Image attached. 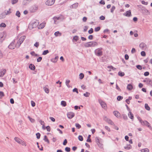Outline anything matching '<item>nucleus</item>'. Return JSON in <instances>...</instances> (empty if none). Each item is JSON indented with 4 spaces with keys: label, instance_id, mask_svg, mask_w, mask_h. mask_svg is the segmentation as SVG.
Wrapping results in <instances>:
<instances>
[{
    "label": "nucleus",
    "instance_id": "nucleus-10",
    "mask_svg": "<svg viewBox=\"0 0 152 152\" xmlns=\"http://www.w3.org/2000/svg\"><path fill=\"white\" fill-rule=\"evenodd\" d=\"M25 38H26V36H22L20 38V39L19 40V41L20 44L18 46V47H19L20 46V45L23 42V41L25 40Z\"/></svg>",
    "mask_w": 152,
    "mask_h": 152
},
{
    "label": "nucleus",
    "instance_id": "nucleus-12",
    "mask_svg": "<svg viewBox=\"0 0 152 152\" xmlns=\"http://www.w3.org/2000/svg\"><path fill=\"white\" fill-rule=\"evenodd\" d=\"M6 72V70L5 69H2L0 71V77H3Z\"/></svg>",
    "mask_w": 152,
    "mask_h": 152
},
{
    "label": "nucleus",
    "instance_id": "nucleus-34",
    "mask_svg": "<svg viewBox=\"0 0 152 152\" xmlns=\"http://www.w3.org/2000/svg\"><path fill=\"white\" fill-rule=\"evenodd\" d=\"M147 123H146L145 125V126H147L149 127L151 129H152V128L151 127V126H150V125L149 123L147 121Z\"/></svg>",
    "mask_w": 152,
    "mask_h": 152
},
{
    "label": "nucleus",
    "instance_id": "nucleus-59",
    "mask_svg": "<svg viewBox=\"0 0 152 152\" xmlns=\"http://www.w3.org/2000/svg\"><path fill=\"white\" fill-rule=\"evenodd\" d=\"M67 143V141L66 139H65L64 140V141L63 144L64 145H65Z\"/></svg>",
    "mask_w": 152,
    "mask_h": 152
},
{
    "label": "nucleus",
    "instance_id": "nucleus-26",
    "mask_svg": "<svg viewBox=\"0 0 152 152\" xmlns=\"http://www.w3.org/2000/svg\"><path fill=\"white\" fill-rule=\"evenodd\" d=\"M54 35L56 37H57L59 36H60L61 35V33L59 31H57L55 33Z\"/></svg>",
    "mask_w": 152,
    "mask_h": 152
},
{
    "label": "nucleus",
    "instance_id": "nucleus-15",
    "mask_svg": "<svg viewBox=\"0 0 152 152\" xmlns=\"http://www.w3.org/2000/svg\"><path fill=\"white\" fill-rule=\"evenodd\" d=\"M113 114L117 118H118L120 117V114L118 111H114L113 112Z\"/></svg>",
    "mask_w": 152,
    "mask_h": 152
},
{
    "label": "nucleus",
    "instance_id": "nucleus-43",
    "mask_svg": "<svg viewBox=\"0 0 152 152\" xmlns=\"http://www.w3.org/2000/svg\"><path fill=\"white\" fill-rule=\"evenodd\" d=\"M123 98V97L122 96H118L117 97V100L118 101H120Z\"/></svg>",
    "mask_w": 152,
    "mask_h": 152
},
{
    "label": "nucleus",
    "instance_id": "nucleus-33",
    "mask_svg": "<svg viewBox=\"0 0 152 152\" xmlns=\"http://www.w3.org/2000/svg\"><path fill=\"white\" fill-rule=\"evenodd\" d=\"M118 75L121 77L123 76L125 74L124 72H119L118 73Z\"/></svg>",
    "mask_w": 152,
    "mask_h": 152
},
{
    "label": "nucleus",
    "instance_id": "nucleus-62",
    "mask_svg": "<svg viewBox=\"0 0 152 152\" xmlns=\"http://www.w3.org/2000/svg\"><path fill=\"white\" fill-rule=\"evenodd\" d=\"M149 74V73L148 72H146L144 73V75L145 76H148Z\"/></svg>",
    "mask_w": 152,
    "mask_h": 152
},
{
    "label": "nucleus",
    "instance_id": "nucleus-7",
    "mask_svg": "<svg viewBox=\"0 0 152 152\" xmlns=\"http://www.w3.org/2000/svg\"><path fill=\"white\" fill-rule=\"evenodd\" d=\"M99 102L103 108H105L106 107L107 105L104 102L101 100H99Z\"/></svg>",
    "mask_w": 152,
    "mask_h": 152
},
{
    "label": "nucleus",
    "instance_id": "nucleus-53",
    "mask_svg": "<svg viewBox=\"0 0 152 152\" xmlns=\"http://www.w3.org/2000/svg\"><path fill=\"white\" fill-rule=\"evenodd\" d=\"M94 30L93 28H91L90 30H89L88 31V32L89 34H91L93 32Z\"/></svg>",
    "mask_w": 152,
    "mask_h": 152
},
{
    "label": "nucleus",
    "instance_id": "nucleus-24",
    "mask_svg": "<svg viewBox=\"0 0 152 152\" xmlns=\"http://www.w3.org/2000/svg\"><path fill=\"white\" fill-rule=\"evenodd\" d=\"M14 139L16 142L19 143H21V142H22V140L20 139L17 137H15Z\"/></svg>",
    "mask_w": 152,
    "mask_h": 152
},
{
    "label": "nucleus",
    "instance_id": "nucleus-60",
    "mask_svg": "<svg viewBox=\"0 0 152 152\" xmlns=\"http://www.w3.org/2000/svg\"><path fill=\"white\" fill-rule=\"evenodd\" d=\"M141 3L142 4L145 5H147L148 4V2H145L144 1H142Z\"/></svg>",
    "mask_w": 152,
    "mask_h": 152
},
{
    "label": "nucleus",
    "instance_id": "nucleus-21",
    "mask_svg": "<svg viewBox=\"0 0 152 152\" xmlns=\"http://www.w3.org/2000/svg\"><path fill=\"white\" fill-rule=\"evenodd\" d=\"M29 68L31 70H34L35 69V67L34 65L31 64L29 65Z\"/></svg>",
    "mask_w": 152,
    "mask_h": 152
},
{
    "label": "nucleus",
    "instance_id": "nucleus-46",
    "mask_svg": "<svg viewBox=\"0 0 152 152\" xmlns=\"http://www.w3.org/2000/svg\"><path fill=\"white\" fill-rule=\"evenodd\" d=\"M136 67L139 70H141L142 69V66H141L140 65H138L136 66Z\"/></svg>",
    "mask_w": 152,
    "mask_h": 152
},
{
    "label": "nucleus",
    "instance_id": "nucleus-22",
    "mask_svg": "<svg viewBox=\"0 0 152 152\" xmlns=\"http://www.w3.org/2000/svg\"><path fill=\"white\" fill-rule=\"evenodd\" d=\"M127 88L129 90H131L133 88V86L131 84H129L127 86Z\"/></svg>",
    "mask_w": 152,
    "mask_h": 152
},
{
    "label": "nucleus",
    "instance_id": "nucleus-35",
    "mask_svg": "<svg viewBox=\"0 0 152 152\" xmlns=\"http://www.w3.org/2000/svg\"><path fill=\"white\" fill-rule=\"evenodd\" d=\"M15 15L16 16H18V17H20V13L19 11H16Z\"/></svg>",
    "mask_w": 152,
    "mask_h": 152
},
{
    "label": "nucleus",
    "instance_id": "nucleus-4",
    "mask_svg": "<svg viewBox=\"0 0 152 152\" xmlns=\"http://www.w3.org/2000/svg\"><path fill=\"white\" fill-rule=\"evenodd\" d=\"M38 9V7L36 5H34L30 7L29 9L30 12H35Z\"/></svg>",
    "mask_w": 152,
    "mask_h": 152
},
{
    "label": "nucleus",
    "instance_id": "nucleus-39",
    "mask_svg": "<svg viewBox=\"0 0 152 152\" xmlns=\"http://www.w3.org/2000/svg\"><path fill=\"white\" fill-rule=\"evenodd\" d=\"M115 6H113L111 8V9L110 11L111 13H113L114 12V11L115 9Z\"/></svg>",
    "mask_w": 152,
    "mask_h": 152
},
{
    "label": "nucleus",
    "instance_id": "nucleus-63",
    "mask_svg": "<svg viewBox=\"0 0 152 152\" xmlns=\"http://www.w3.org/2000/svg\"><path fill=\"white\" fill-rule=\"evenodd\" d=\"M31 106L34 107V106H35V103L33 101H31Z\"/></svg>",
    "mask_w": 152,
    "mask_h": 152
},
{
    "label": "nucleus",
    "instance_id": "nucleus-41",
    "mask_svg": "<svg viewBox=\"0 0 152 152\" xmlns=\"http://www.w3.org/2000/svg\"><path fill=\"white\" fill-rule=\"evenodd\" d=\"M90 94L89 93L86 92V93L84 94L83 95L85 97H87L89 96Z\"/></svg>",
    "mask_w": 152,
    "mask_h": 152
},
{
    "label": "nucleus",
    "instance_id": "nucleus-64",
    "mask_svg": "<svg viewBox=\"0 0 152 152\" xmlns=\"http://www.w3.org/2000/svg\"><path fill=\"white\" fill-rule=\"evenodd\" d=\"M48 54V50H44L42 53L43 55H45Z\"/></svg>",
    "mask_w": 152,
    "mask_h": 152
},
{
    "label": "nucleus",
    "instance_id": "nucleus-37",
    "mask_svg": "<svg viewBox=\"0 0 152 152\" xmlns=\"http://www.w3.org/2000/svg\"><path fill=\"white\" fill-rule=\"evenodd\" d=\"M84 77V74L82 73H81L79 75V78L80 79H82Z\"/></svg>",
    "mask_w": 152,
    "mask_h": 152
},
{
    "label": "nucleus",
    "instance_id": "nucleus-2",
    "mask_svg": "<svg viewBox=\"0 0 152 152\" xmlns=\"http://www.w3.org/2000/svg\"><path fill=\"white\" fill-rule=\"evenodd\" d=\"M39 21L37 20L30 23L28 27L30 29L36 27L39 25Z\"/></svg>",
    "mask_w": 152,
    "mask_h": 152
},
{
    "label": "nucleus",
    "instance_id": "nucleus-31",
    "mask_svg": "<svg viewBox=\"0 0 152 152\" xmlns=\"http://www.w3.org/2000/svg\"><path fill=\"white\" fill-rule=\"evenodd\" d=\"M79 39L78 37L77 36H74L72 39L73 41L75 40V42H77Z\"/></svg>",
    "mask_w": 152,
    "mask_h": 152
},
{
    "label": "nucleus",
    "instance_id": "nucleus-6",
    "mask_svg": "<svg viewBox=\"0 0 152 152\" xmlns=\"http://www.w3.org/2000/svg\"><path fill=\"white\" fill-rule=\"evenodd\" d=\"M144 82H146L147 84L152 86V80L149 78H146L143 80Z\"/></svg>",
    "mask_w": 152,
    "mask_h": 152
},
{
    "label": "nucleus",
    "instance_id": "nucleus-57",
    "mask_svg": "<svg viewBox=\"0 0 152 152\" xmlns=\"http://www.w3.org/2000/svg\"><path fill=\"white\" fill-rule=\"evenodd\" d=\"M99 19L101 20H104L105 19V17L103 15H102L99 17Z\"/></svg>",
    "mask_w": 152,
    "mask_h": 152
},
{
    "label": "nucleus",
    "instance_id": "nucleus-17",
    "mask_svg": "<svg viewBox=\"0 0 152 152\" xmlns=\"http://www.w3.org/2000/svg\"><path fill=\"white\" fill-rule=\"evenodd\" d=\"M32 0H24L23 2V4L24 5H26Z\"/></svg>",
    "mask_w": 152,
    "mask_h": 152
},
{
    "label": "nucleus",
    "instance_id": "nucleus-19",
    "mask_svg": "<svg viewBox=\"0 0 152 152\" xmlns=\"http://www.w3.org/2000/svg\"><path fill=\"white\" fill-rule=\"evenodd\" d=\"M5 13L4 12L1 13L0 15V19H2L4 18L6 16Z\"/></svg>",
    "mask_w": 152,
    "mask_h": 152
},
{
    "label": "nucleus",
    "instance_id": "nucleus-32",
    "mask_svg": "<svg viewBox=\"0 0 152 152\" xmlns=\"http://www.w3.org/2000/svg\"><path fill=\"white\" fill-rule=\"evenodd\" d=\"M91 137V135H88L87 139L86 140V141L88 142H92L91 139L90 138Z\"/></svg>",
    "mask_w": 152,
    "mask_h": 152
},
{
    "label": "nucleus",
    "instance_id": "nucleus-25",
    "mask_svg": "<svg viewBox=\"0 0 152 152\" xmlns=\"http://www.w3.org/2000/svg\"><path fill=\"white\" fill-rule=\"evenodd\" d=\"M61 19V18L60 17H54L53 18V19L54 20V23H56V22L57 20H59Z\"/></svg>",
    "mask_w": 152,
    "mask_h": 152
},
{
    "label": "nucleus",
    "instance_id": "nucleus-5",
    "mask_svg": "<svg viewBox=\"0 0 152 152\" xmlns=\"http://www.w3.org/2000/svg\"><path fill=\"white\" fill-rule=\"evenodd\" d=\"M5 34L4 32L0 33V43H1L4 39Z\"/></svg>",
    "mask_w": 152,
    "mask_h": 152
},
{
    "label": "nucleus",
    "instance_id": "nucleus-42",
    "mask_svg": "<svg viewBox=\"0 0 152 152\" xmlns=\"http://www.w3.org/2000/svg\"><path fill=\"white\" fill-rule=\"evenodd\" d=\"M4 96V94L3 92L0 91V99H1Z\"/></svg>",
    "mask_w": 152,
    "mask_h": 152
},
{
    "label": "nucleus",
    "instance_id": "nucleus-29",
    "mask_svg": "<svg viewBox=\"0 0 152 152\" xmlns=\"http://www.w3.org/2000/svg\"><path fill=\"white\" fill-rule=\"evenodd\" d=\"M61 105L64 107H65L66 105V102L64 101H61Z\"/></svg>",
    "mask_w": 152,
    "mask_h": 152
},
{
    "label": "nucleus",
    "instance_id": "nucleus-50",
    "mask_svg": "<svg viewBox=\"0 0 152 152\" xmlns=\"http://www.w3.org/2000/svg\"><path fill=\"white\" fill-rule=\"evenodd\" d=\"M122 116H123V118L125 120H126L127 119V118H128L127 117L126 115L123 114Z\"/></svg>",
    "mask_w": 152,
    "mask_h": 152
},
{
    "label": "nucleus",
    "instance_id": "nucleus-47",
    "mask_svg": "<svg viewBox=\"0 0 152 152\" xmlns=\"http://www.w3.org/2000/svg\"><path fill=\"white\" fill-rule=\"evenodd\" d=\"M6 25L4 23H1L0 24V27H5L6 26Z\"/></svg>",
    "mask_w": 152,
    "mask_h": 152
},
{
    "label": "nucleus",
    "instance_id": "nucleus-45",
    "mask_svg": "<svg viewBox=\"0 0 152 152\" xmlns=\"http://www.w3.org/2000/svg\"><path fill=\"white\" fill-rule=\"evenodd\" d=\"M65 150L66 152H69L70 151V148L69 147H66Z\"/></svg>",
    "mask_w": 152,
    "mask_h": 152
},
{
    "label": "nucleus",
    "instance_id": "nucleus-16",
    "mask_svg": "<svg viewBox=\"0 0 152 152\" xmlns=\"http://www.w3.org/2000/svg\"><path fill=\"white\" fill-rule=\"evenodd\" d=\"M55 0H48V6H51L53 4Z\"/></svg>",
    "mask_w": 152,
    "mask_h": 152
},
{
    "label": "nucleus",
    "instance_id": "nucleus-13",
    "mask_svg": "<svg viewBox=\"0 0 152 152\" xmlns=\"http://www.w3.org/2000/svg\"><path fill=\"white\" fill-rule=\"evenodd\" d=\"M15 47V46L13 42H12L8 46L9 48L11 49H14Z\"/></svg>",
    "mask_w": 152,
    "mask_h": 152
},
{
    "label": "nucleus",
    "instance_id": "nucleus-14",
    "mask_svg": "<svg viewBox=\"0 0 152 152\" xmlns=\"http://www.w3.org/2000/svg\"><path fill=\"white\" fill-rule=\"evenodd\" d=\"M78 4L77 3H74L70 6V8L71 9H76L77 7Z\"/></svg>",
    "mask_w": 152,
    "mask_h": 152
},
{
    "label": "nucleus",
    "instance_id": "nucleus-55",
    "mask_svg": "<svg viewBox=\"0 0 152 152\" xmlns=\"http://www.w3.org/2000/svg\"><path fill=\"white\" fill-rule=\"evenodd\" d=\"M28 118L29 119L30 121L32 123H33L34 121V119L30 117V116H28Z\"/></svg>",
    "mask_w": 152,
    "mask_h": 152
},
{
    "label": "nucleus",
    "instance_id": "nucleus-3",
    "mask_svg": "<svg viewBox=\"0 0 152 152\" xmlns=\"http://www.w3.org/2000/svg\"><path fill=\"white\" fill-rule=\"evenodd\" d=\"M102 48H98L96 49L94 51L95 55L98 56H101L102 55Z\"/></svg>",
    "mask_w": 152,
    "mask_h": 152
},
{
    "label": "nucleus",
    "instance_id": "nucleus-30",
    "mask_svg": "<svg viewBox=\"0 0 152 152\" xmlns=\"http://www.w3.org/2000/svg\"><path fill=\"white\" fill-rule=\"evenodd\" d=\"M140 151L141 152H149V149L148 148L142 149Z\"/></svg>",
    "mask_w": 152,
    "mask_h": 152
},
{
    "label": "nucleus",
    "instance_id": "nucleus-23",
    "mask_svg": "<svg viewBox=\"0 0 152 152\" xmlns=\"http://www.w3.org/2000/svg\"><path fill=\"white\" fill-rule=\"evenodd\" d=\"M132 148V146L130 144L127 145L124 147V148L126 150H129Z\"/></svg>",
    "mask_w": 152,
    "mask_h": 152
},
{
    "label": "nucleus",
    "instance_id": "nucleus-28",
    "mask_svg": "<svg viewBox=\"0 0 152 152\" xmlns=\"http://www.w3.org/2000/svg\"><path fill=\"white\" fill-rule=\"evenodd\" d=\"M11 10V9L10 8L8 10H5L4 11V12L5 13V14L6 15H9L11 13V12L10 11Z\"/></svg>",
    "mask_w": 152,
    "mask_h": 152
},
{
    "label": "nucleus",
    "instance_id": "nucleus-38",
    "mask_svg": "<svg viewBox=\"0 0 152 152\" xmlns=\"http://www.w3.org/2000/svg\"><path fill=\"white\" fill-rule=\"evenodd\" d=\"M107 123L109 124H110L111 125H114V123L110 119V120H109V121L107 122Z\"/></svg>",
    "mask_w": 152,
    "mask_h": 152
},
{
    "label": "nucleus",
    "instance_id": "nucleus-18",
    "mask_svg": "<svg viewBox=\"0 0 152 152\" xmlns=\"http://www.w3.org/2000/svg\"><path fill=\"white\" fill-rule=\"evenodd\" d=\"M128 116L129 117L132 119H133L134 118V115L132 113L131 111H129L128 114Z\"/></svg>",
    "mask_w": 152,
    "mask_h": 152
},
{
    "label": "nucleus",
    "instance_id": "nucleus-40",
    "mask_svg": "<svg viewBox=\"0 0 152 152\" xmlns=\"http://www.w3.org/2000/svg\"><path fill=\"white\" fill-rule=\"evenodd\" d=\"M75 126L78 129H79L81 127V125L78 123L76 124Z\"/></svg>",
    "mask_w": 152,
    "mask_h": 152
},
{
    "label": "nucleus",
    "instance_id": "nucleus-20",
    "mask_svg": "<svg viewBox=\"0 0 152 152\" xmlns=\"http://www.w3.org/2000/svg\"><path fill=\"white\" fill-rule=\"evenodd\" d=\"M45 23L43 22L41 23L38 27V28L39 29H42L45 26Z\"/></svg>",
    "mask_w": 152,
    "mask_h": 152
},
{
    "label": "nucleus",
    "instance_id": "nucleus-49",
    "mask_svg": "<svg viewBox=\"0 0 152 152\" xmlns=\"http://www.w3.org/2000/svg\"><path fill=\"white\" fill-rule=\"evenodd\" d=\"M39 44L38 42H37L34 44V46L36 48H38L39 46Z\"/></svg>",
    "mask_w": 152,
    "mask_h": 152
},
{
    "label": "nucleus",
    "instance_id": "nucleus-51",
    "mask_svg": "<svg viewBox=\"0 0 152 152\" xmlns=\"http://www.w3.org/2000/svg\"><path fill=\"white\" fill-rule=\"evenodd\" d=\"M36 135L37 139H39L40 138V134L39 133H36Z\"/></svg>",
    "mask_w": 152,
    "mask_h": 152
},
{
    "label": "nucleus",
    "instance_id": "nucleus-44",
    "mask_svg": "<svg viewBox=\"0 0 152 152\" xmlns=\"http://www.w3.org/2000/svg\"><path fill=\"white\" fill-rule=\"evenodd\" d=\"M79 140L80 141H83V138L81 135H79L78 137Z\"/></svg>",
    "mask_w": 152,
    "mask_h": 152
},
{
    "label": "nucleus",
    "instance_id": "nucleus-61",
    "mask_svg": "<svg viewBox=\"0 0 152 152\" xmlns=\"http://www.w3.org/2000/svg\"><path fill=\"white\" fill-rule=\"evenodd\" d=\"M18 1V0H12V4H16Z\"/></svg>",
    "mask_w": 152,
    "mask_h": 152
},
{
    "label": "nucleus",
    "instance_id": "nucleus-27",
    "mask_svg": "<svg viewBox=\"0 0 152 152\" xmlns=\"http://www.w3.org/2000/svg\"><path fill=\"white\" fill-rule=\"evenodd\" d=\"M145 109L148 111L150 110V107L148 106V104L147 103L145 104Z\"/></svg>",
    "mask_w": 152,
    "mask_h": 152
},
{
    "label": "nucleus",
    "instance_id": "nucleus-52",
    "mask_svg": "<svg viewBox=\"0 0 152 152\" xmlns=\"http://www.w3.org/2000/svg\"><path fill=\"white\" fill-rule=\"evenodd\" d=\"M141 54L142 56H145L146 55L144 51H142L141 52Z\"/></svg>",
    "mask_w": 152,
    "mask_h": 152
},
{
    "label": "nucleus",
    "instance_id": "nucleus-48",
    "mask_svg": "<svg viewBox=\"0 0 152 152\" xmlns=\"http://www.w3.org/2000/svg\"><path fill=\"white\" fill-rule=\"evenodd\" d=\"M100 29V27L98 26L96 28H95L94 30L95 31L97 32V31H99Z\"/></svg>",
    "mask_w": 152,
    "mask_h": 152
},
{
    "label": "nucleus",
    "instance_id": "nucleus-11",
    "mask_svg": "<svg viewBox=\"0 0 152 152\" xmlns=\"http://www.w3.org/2000/svg\"><path fill=\"white\" fill-rule=\"evenodd\" d=\"M139 46L141 48L142 50H144L145 48L146 45L145 43L143 42H142L140 44Z\"/></svg>",
    "mask_w": 152,
    "mask_h": 152
},
{
    "label": "nucleus",
    "instance_id": "nucleus-54",
    "mask_svg": "<svg viewBox=\"0 0 152 152\" xmlns=\"http://www.w3.org/2000/svg\"><path fill=\"white\" fill-rule=\"evenodd\" d=\"M72 91L73 92H76L77 94L78 93V89L76 88H75L74 89H73Z\"/></svg>",
    "mask_w": 152,
    "mask_h": 152
},
{
    "label": "nucleus",
    "instance_id": "nucleus-8",
    "mask_svg": "<svg viewBox=\"0 0 152 152\" xmlns=\"http://www.w3.org/2000/svg\"><path fill=\"white\" fill-rule=\"evenodd\" d=\"M75 116V114L73 112H69L67 113V116L68 118L71 119Z\"/></svg>",
    "mask_w": 152,
    "mask_h": 152
},
{
    "label": "nucleus",
    "instance_id": "nucleus-58",
    "mask_svg": "<svg viewBox=\"0 0 152 152\" xmlns=\"http://www.w3.org/2000/svg\"><path fill=\"white\" fill-rule=\"evenodd\" d=\"M42 57H39L37 59V62H39L41 61L42 60Z\"/></svg>",
    "mask_w": 152,
    "mask_h": 152
},
{
    "label": "nucleus",
    "instance_id": "nucleus-1",
    "mask_svg": "<svg viewBox=\"0 0 152 152\" xmlns=\"http://www.w3.org/2000/svg\"><path fill=\"white\" fill-rule=\"evenodd\" d=\"M98 45V43L95 41L85 43L84 46L86 47H94Z\"/></svg>",
    "mask_w": 152,
    "mask_h": 152
},
{
    "label": "nucleus",
    "instance_id": "nucleus-36",
    "mask_svg": "<svg viewBox=\"0 0 152 152\" xmlns=\"http://www.w3.org/2000/svg\"><path fill=\"white\" fill-rule=\"evenodd\" d=\"M146 123H147V121H143L142 120L140 122L141 124L143 126H145V125Z\"/></svg>",
    "mask_w": 152,
    "mask_h": 152
},
{
    "label": "nucleus",
    "instance_id": "nucleus-9",
    "mask_svg": "<svg viewBox=\"0 0 152 152\" xmlns=\"http://www.w3.org/2000/svg\"><path fill=\"white\" fill-rule=\"evenodd\" d=\"M123 15L128 17L131 16V12L130 10L127 11L126 13H124Z\"/></svg>",
    "mask_w": 152,
    "mask_h": 152
},
{
    "label": "nucleus",
    "instance_id": "nucleus-56",
    "mask_svg": "<svg viewBox=\"0 0 152 152\" xmlns=\"http://www.w3.org/2000/svg\"><path fill=\"white\" fill-rule=\"evenodd\" d=\"M104 119L105 121L107 122L109 120H110V119L108 118L106 116H105L104 117Z\"/></svg>",
    "mask_w": 152,
    "mask_h": 152
}]
</instances>
